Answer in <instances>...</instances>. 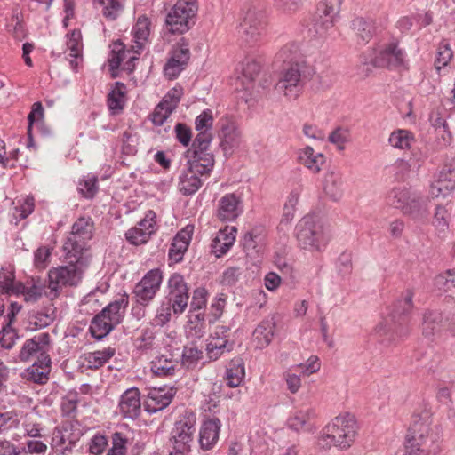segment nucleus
Returning <instances> with one entry per match:
<instances>
[{
    "label": "nucleus",
    "mask_w": 455,
    "mask_h": 455,
    "mask_svg": "<svg viewBox=\"0 0 455 455\" xmlns=\"http://www.w3.org/2000/svg\"><path fill=\"white\" fill-rule=\"evenodd\" d=\"M357 429V423L353 415L340 414L324 427L319 437V444L323 448L336 447L347 450L354 443Z\"/></svg>",
    "instance_id": "obj_1"
},
{
    "label": "nucleus",
    "mask_w": 455,
    "mask_h": 455,
    "mask_svg": "<svg viewBox=\"0 0 455 455\" xmlns=\"http://www.w3.org/2000/svg\"><path fill=\"white\" fill-rule=\"evenodd\" d=\"M66 258L69 259L68 265L49 271V285L44 293L50 299H56L63 287L76 285L89 264L88 258L84 255L79 254L76 257L66 253Z\"/></svg>",
    "instance_id": "obj_2"
},
{
    "label": "nucleus",
    "mask_w": 455,
    "mask_h": 455,
    "mask_svg": "<svg viewBox=\"0 0 455 455\" xmlns=\"http://www.w3.org/2000/svg\"><path fill=\"white\" fill-rule=\"evenodd\" d=\"M387 200L414 220H423L428 216V199L410 187L399 185L393 188L387 194Z\"/></svg>",
    "instance_id": "obj_3"
},
{
    "label": "nucleus",
    "mask_w": 455,
    "mask_h": 455,
    "mask_svg": "<svg viewBox=\"0 0 455 455\" xmlns=\"http://www.w3.org/2000/svg\"><path fill=\"white\" fill-rule=\"evenodd\" d=\"M295 235L299 246L309 251H321L327 245L330 235L315 215L304 216L296 225Z\"/></svg>",
    "instance_id": "obj_4"
},
{
    "label": "nucleus",
    "mask_w": 455,
    "mask_h": 455,
    "mask_svg": "<svg viewBox=\"0 0 455 455\" xmlns=\"http://www.w3.org/2000/svg\"><path fill=\"white\" fill-rule=\"evenodd\" d=\"M127 306L128 299L125 296L109 303L92 319L90 325L92 335L98 339L107 336L116 325L120 323Z\"/></svg>",
    "instance_id": "obj_5"
},
{
    "label": "nucleus",
    "mask_w": 455,
    "mask_h": 455,
    "mask_svg": "<svg viewBox=\"0 0 455 455\" xmlns=\"http://www.w3.org/2000/svg\"><path fill=\"white\" fill-rule=\"evenodd\" d=\"M313 73L305 62H296L283 72L275 90L289 100H296L303 90L304 79Z\"/></svg>",
    "instance_id": "obj_6"
},
{
    "label": "nucleus",
    "mask_w": 455,
    "mask_h": 455,
    "mask_svg": "<svg viewBox=\"0 0 455 455\" xmlns=\"http://www.w3.org/2000/svg\"><path fill=\"white\" fill-rule=\"evenodd\" d=\"M267 19L264 12L250 8L239 26V33L247 44H254L262 40L267 33Z\"/></svg>",
    "instance_id": "obj_7"
},
{
    "label": "nucleus",
    "mask_w": 455,
    "mask_h": 455,
    "mask_svg": "<svg viewBox=\"0 0 455 455\" xmlns=\"http://www.w3.org/2000/svg\"><path fill=\"white\" fill-rule=\"evenodd\" d=\"M92 236V222L90 219L80 218L72 226L63 250L68 256L84 255L86 242Z\"/></svg>",
    "instance_id": "obj_8"
},
{
    "label": "nucleus",
    "mask_w": 455,
    "mask_h": 455,
    "mask_svg": "<svg viewBox=\"0 0 455 455\" xmlns=\"http://www.w3.org/2000/svg\"><path fill=\"white\" fill-rule=\"evenodd\" d=\"M197 11L196 0H178L166 17V24L172 33L182 34L189 28V20Z\"/></svg>",
    "instance_id": "obj_9"
},
{
    "label": "nucleus",
    "mask_w": 455,
    "mask_h": 455,
    "mask_svg": "<svg viewBox=\"0 0 455 455\" xmlns=\"http://www.w3.org/2000/svg\"><path fill=\"white\" fill-rule=\"evenodd\" d=\"M163 281V274L159 268L149 270L134 287L136 301L143 306L148 305L156 295Z\"/></svg>",
    "instance_id": "obj_10"
},
{
    "label": "nucleus",
    "mask_w": 455,
    "mask_h": 455,
    "mask_svg": "<svg viewBox=\"0 0 455 455\" xmlns=\"http://www.w3.org/2000/svg\"><path fill=\"white\" fill-rule=\"evenodd\" d=\"M220 146L226 156H231L240 146L242 133L236 121L231 116L220 120Z\"/></svg>",
    "instance_id": "obj_11"
},
{
    "label": "nucleus",
    "mask_w": 455,
    "mask_h": 455,
    "mask_svg": "<svg viewBox=\"0 0 455 455\" xmlns=\"http://www.w3.org/2000/svg\"><path fill=\"white\" fill-rule=\"evenodd\" d=\"M168 299L174 314L185 311L188 302V287L183 276L173 274L168 280Z\"/></svg>",
    "instance_id": "obj_12"
},
{
    "label": "nucleus",
    "mask_w": 455,
    "mask_h": 455,
    "mask_svg": "<svg viewBox=\"0 0 455 455\" xmlns=\"http://www.w3.org/2000/svg\"><path fill=\"white\" fill-rule=\"evenodd\" d=\"M190 58L188 44L181 38L172 48L171 56L164 68L165 76L176 78L187 66Z\"/></svg>",
    "instance_id": "obj_13"
},
{
    "label": "nucleus",
    "mask_w": 455,
    "mask_h": 455,
    "mask_svg": "<svg viewBox=\"0 0 455 455\" xmlns=\"http://www.w3.org/2000/svg\"><path fill=\"white\" fill-rule=\"evenodd\" d=\"M229 327L217 325L211 333L206 344V352L210 359L217 360L223 353L230 351L233 344L229 343Z\"/></svg>",
    "instance_id": "obj_14"
},
{
    "label": "nucleus",
    "mask_w": 455,
    "mask_h": 455,
    "mask_svg": "<svg viewBox=\"0 0 455 455\" xmlns=\"http://www.w3.org/2000/svg\"><path fill=\"white\" fill-rule=\"evenodd\" d=\"M195 432V420L186 419L176 422L171 433L173 450H182L189 452Z\"/></svg>",
    "instance_id": "obj_15"
},
{
    "label": "nucleus",
    "mask_w": 455,
    "mask_h": 455,
    "mask_svg": "<svg viewBox=\"0 0 455 455\" xmlns=\"http://www.w3.org/2000/svg\"><path fill=\"white\" fill-rule=\"evenodd\" d=\"M182 94L183 91L180 87H174L167 92L151 115L154 124L160 126L167 120L178 107Z\"/></svg>",
    "instance_id": "obj_16"
},
{
    "label": "nucleus",
    "mask_w": 455,
    "mask_h": 455,
    "mask_svg": "<svg viewBox=\"0 0 455 455\" xmlns=\"http://www.w3.org/2000/svg\"><path fill=\"white\" fill-rule=\"evenodd\" d=\"M455 188V160L446 163L438 173L436 180L432 183L430 193L432 196L445 197Z\"/></svg>",
    "instance_id": "obj_17"
},
{
    "label": "nucleus",
    "mask_w": 455,
    "mask_h": 455,
    "mask_svg": "<svg viewBox=\"0 0 455 455\" xmlns=\"http://www.w3.org/2000/svg\"><path fill=\"white\" fill-rule=\"evenodd\" d=\"M376 67L398 68L405 66V56L396 44H390L381 49L373 59Z\"/></svg>",
    "instance_id": "obj_18"
},
{
    "label": "nucleus",
    "mask_w": 455,
    "mask_h": 455,
    "mask_svg": "<svg viewBox=\"0 0 455 455\" xmlns=\"http://www.w3.org/2000/svg\"><path fill=\"white\" fill-rule=\"evenodd\" d=\"M50 346V336L48 333H39L30 339L26 340L22 346L19 359L22 362L28 361L32 356L39 355L38 359H42L44 355H47V350Z\"/></svg>",
    "instance_id": "obj_19"
},
{
    "label": "nucleus",
    "mask_w": 455,
    "mask_h": 455,
    "mask_svg": "<svg viewBox=\"0 0 455 455\" xmlns=\"http://www.w3.org/2000/svg\"><path fill=\"white\" fill-rule=\"evenodd\" d=\"M138 60L135 55H130V51H126L122 43L116 42L112 45V50L108 57L110 69L114 72L121 66L124 70L132 71L133 69V61Z\"/></svg>",
    "instance_id": "obj_20"
},
{
    "label": "nucleus",
    "mask_w": 455,
    "mask_h": 455,
    "mask_svg": "<svg viewBox=\"0 0 455 455\" xmlns=\"http://www.w3.org/2000/svg\"><path fill=\"white\" fill-rule=\"evenodd\" d=\"M443 329V317L438 311L426 310L422 315L421 330L425 338L434 340Z\"/></svg>",
    "instance_id": "obj_21"
},
{
    "label": "nucleus",
    "mask_w": 455,
    "mask_h": 455,
    "mask_svg": "<svg viewBox=\"0 0 455 455\" xmlns=\"http://www.w3.org/2000/svg\"><path fill=\"white\" fill-rule=\"evenodd\" d=\"M120 413L129 419L137 418L141 411L140 391L136 387L127 389L120 398Z\"/></svg>",
    "instance_id": "obj_22"
},
{
    "label": "nucleus",
    "mask_w": 455,
    "mask_h": 455,
    "mask_svg": "<svg viewBox=\"0 0 455 455\" xmlns=\"http://www.w3.org/2000/svg\"><path fill=\"white\" fill-rule=\"evenodd\" d=\"M425 431L426 427L423 424H416L408 430L404 443L407 455H415L417 451L422 453L427 451L428 447L424 437Z\"/></svg>",
    "instance_id": "obj_23"
},
{
    "label": "nucleus",
    "mask_w": 455,
    "mask_h": 455,
    "mask_svg": "<svg viewBox=\"0 0 455 455\" xmlns=\"http://www.w3.org/2000/svg\"><path fill=\"white\" fill-rule=\"evenodd\" d=\"M193 230L192 226H186L175 235L169 250V257L171 259L175 262H179L182 259L191 241Z\"/></svg>",
    "instance_id": "obj_24"
},
{
    "label": "nucleus",
    "mask_w": 455,
    "mask_h": 455,
    "mask_svg": "<svg viewBox=\"0 0 455 455\" xmlns=\"http://www.w3.org/2000/svg\"><path fill=\"white\" fill-rule=\"evenodd\" d=\"M235 232L236 228L235 227L227 226L217 233L212 243V252L217 258L226 254L234 244L235 240Z\"/></svg>",
    "instance_id": "obj_25"
},
{
    "label": "nucleus",
    "mask_w": 455,
    "mask_h": 455,
    "mask_svg": "<svg viewBox=\"0 0 455 455\" xmlns=\"http://www.w3.org/2000/svg\"><path fill=\"white\" fill-rule=\"evenodd\" d=\"M220 426L219 419H208L203 423L199 434V443L202 449L211 450L216 444Z\"/></svg>",
    "instance_id": "obj_26"
},
{
    "label": "nucleus",
    "mask_w": 455,
    "mask_h": 455,
    "mask_svg": "<svg viewBox=\"0 0 455 455\" xmlns=\"http://www.w3.org/2000/svg\"><path fill=\"white\" fill-rule=\"evenodd\" d=\"M150 34V21L145 16H140L132 28L133 44L131 49L134 53L140 54L148 41Z\"/></svg>",
    "instance_id": "obj_27"
},
{
    "label": "nucleus",
    "mask_w": 455,
    "mask_h": 455,
    "mask_svg": "<svg viewBox=\"0 0 455 455\" xmlns=\"http://www.w3.org/2000/svg\"><path fill=\"white\" fill-rule=\"evenodd\" d=\"M323 191L331 200L339 201L344 194L342 174L334 171L328 172L324 176Z\"/></svg>",
    "instance_id": "obj_28"
},
{
    "label": "nucleus",
    "mask_w": 455,
    "mask_h": 455,
    "mask_svg": "<svg viewBox=\"0 0 455 455\" xmlns=\"http://www.w3.org/2000/svg\"><path fill=\"white\" fill-rule=\"evenodd\" d=\"M239 199L235 194H227L219 202L218 218L222 221H231L239 215Z\"/></svg>",
    "instance_id": "obj_29"
},
{
    "label": "nucleus",
    "mask_w": 455,
    "mask_h": 455,
    "mask_svg": "<svg viewBox=\"0 0 455 455\" xmlns=\"http://www.w3.org/2000/svg\"><path fill=\"white\" fill-rule=\"evenodd\" d=\"M51 359L49 355H44L27 369L25 377L35 383L44 384L49 379Z\"/></svg>",
    "instance_id": "obj_30"
},
{
    "label": "nucleus",
    "mask_w": 455,
    "mask_h": 455,
    "mask_svg": "<svg viewBox=\"0 0 455 455\" xmlns=\"http://www.w3.org/2000/svg\"><path fill=\"white\" fill-rule=\"evenodd\" d=\"M172 399V394L165 389H153L148 393L145 402V409L149 413L162 411L168 406Z\"/></svg>",
    "instance_id": "obj_31"
},
{
    "label": "nucleus",
    "mask_w": 455,
    "mask_h": 455,
    "mask_svg": "<svg viewBox=\"0 0 455 455\" xmlns=\"http://www.w3.org/2000/svg\"><path fill=\"white\" fill-rule=\"evenodd\" d=\"M44 291V283L40 278L32 277L25 283H17L15 288V294H21L24 296L26 301H36Z\"/></svg>",
    "instance_id": "obj_32"
},
{
    "label": "nucleus",
    "mask_w": 455,
    "mask_h": 455,
    "mask_svg": "<svg viewBox=\"0 0 455 455\" xmlns=\"http://www.w3.org/2000/svg\"><path fill=\"white\" fill-rule=\"evenodd\" d=\"M67 48L69 51V62L72 68L76 71L83 60V43L80 30H73L68 35Z\"/></svg>",
    "instance_id": "obj_33"
},
{
    "label": "nucleus",
    "mask_w": 455,
    "mask_h": 455,
    "mask_svg": "<svg viewBox=\"0 0 455 455\" xmlns=\"http://www.w3.org/2000/svg\"><path fill=\"white\" fill-rule=\"evenodd\" d=\"M198 175H200L199 172L194 171L190 165L182 172L180 176L179 189L183 195H192L201 188L202 181Z\"/></svg>",
    "instance_id": "obj_34"
},
{
    "label": "nucleus",
    "mask_w": 455,
    "mask_h": 455,
    "mask_svg": "<svg viewBox=\"0 0 455 455\" xmlns=\"http://www.w3.org/2000/svg\"><path fill=\"white\" fill-rule=\"evenodd\" d=\"M299 161L313 173H317L325 163V156L322 153L315 152L312 147L307 146L300 150Z\"/></svg>",
    "instance_id": "obj_35"
},
{
    "label": "nucleus",
    "mask_w": 455,
    "mask_h": 455,
    "mask_svg": "<svg viewBox=\"0 0 455 455\" xmlns=\"http://www.w3.org/2000/svg\"><path fill=\"white\" fill-rule=\"evenodd\" d=\"M275 323L272 320L261 322L253 332V340L258 348L267 347L274 337Z\"/></svg>",
    "instance_id": "obj_36"
},
{
    "label": "nucleus",
    "mask_w": 455,
    "mask_h": 455,
    "mask_svg": "<svg viewBox=\"0 0 455 455\" xmlns=\"http://www.w3.org/2000/svg\"><path fill=\"white\" fill-rule=\"evenodd\" d=\"M214 163V156L212 152H208V150L195 151L194 160L189 162V165L193 167L194 171L198 172L203 176L210 174Z\"/></svg>",
    "instance_id": "obj_37"
},
{
    "label": "nucleus",
    "mask_w": 455,
    "mask_h": 455,
    "mask_svg": "<svg viewBox=\"0 0 455 455\" xmlns=\"http://www.w3.org/2000/svg\"><path fill=\"white\" fill-rule=\"evenodd\" d=\"M245 375V370L243 363L241 359L232 360L226 371V381L227 385L230 387H239Z\"/></svg>",
    "instance_id": "obj_38"
},
{
    "label": "nucleus",
    "mask_w": 455,
    "mask_h": 455,
    "mask_svg": "<svg viewBox=\"0 0 455 455\" xmlns=\"http://www.w3.org/2000/svg\"><path fill=\"white\" fill-rule=\"evenodd\" d=\"M54 320L53 310L34 311L28 319L27 329L33 331L50 325Z\"/></svg>",
    "instance_id": "obj_39"
},
{
    "label": "nucleus",
    "mask_w": 455,
    "mask_h": 455,
    "mask_svg": "<svg viewBox=\"0 0 455 455\" xmlns=\"http://www.w3.org/2000/svg\"><path fill=\"white\" fill-rule=\"evenodd\" d=\"M261 61L253 55L246 56L240 63V72L248 82H252L259 74Z\"/></svg>",
    "instance_id": "obj_40"
},
{
    "label": "nucleus",
    "mask_w": 455,
    "mask_h": 455,
    "mask_svg": "<svg viewBox=\"0 0 455 455\" xmlns=\"http://www.w3.org/2000/svg\"><path fill=\"white\" fill-rule=\"evenodd\" d=\"M116 351L112 347L90 352L84 355V361L90 369H98L114 356Z\"/></svg>",
    "instance_id": "obj_41"
},
{
    "label": "nucleus",
    "mask_w": 455,
    "mask_h": 455,
    "mask_svg": "<svg viewBox=\"0 0 455 455\" xmlns=\"http://www.w3.org/2000/svg\"><path fill=\"white\" fill-rule=\"evenodd\" d=\"M101 13L108 20H116L124 9L125 0H97Z\"/></svg>",
    "instance_id": "obj_42"
},
{
    "label": "nucleus",
    "mask_w": 455,
    "mask_h": 455,
    "mask_svg": "<svg viewBox=\"0 0 455 455\" xmlns=\"http://www.w3.org/2000/svg\"><path fill=\"white\" fill-rule=\"evenodd\" d=\"M125 100L124 85L116 82L115 87L108 96V105L113 114H118L123 110Z\"/></svg>",
    "instance_id": "obj_43"
},
{
    "label": "nucleus",
    "mask_w": 455,
    "mask_h": 455,
    "mask_svg": "<svg viewBox=\"0 0 455 455\" xmlns=\"http://www.w3.org/2000/svg\"><path fill=\"white\" fill-rule=\"evenodd\" d=\"M177 363L178 362L173 360L172 357H168L167 355H162L152 361L151 369L156 375H173Z\"/></svg>",
    "instance_id": "obj_44"
},
{
    "label": "nucleus",
    "mask_w": 455,
    "mask_h": 455,
    "mask_svg": "<svg viewBox=\"0 0 455 455\" xmlns=\"http://www.w3.org/2000/svg\"><path fill=\"white\" fill-rule=\"evenodd\" d=\"M388 140L395 148L409 149L414 142V136L408 130L399 129L390 134Z\"/></svg>",
    "instance_id": "obj_45"
},
{
    "label": "nucleus",
    "mask_w": 455,
    "mask_h": 455,
    "mask_svg": "<svg viewBox=\"0 0 455 455\" xmlns=\"http://www.w3.org/2000/svg\"><path fill=\"white\" fill-rule=\"evenodd\" d=\"M414 292L407 290L402 297L396 301L395 306V314L399 316L409 315L413 309Z\"/></svg>",
    "instance_id": "obj_46"
},
{
    "label": "nucleus",
    "mask_w": 455,
    "mask_h": 455,
    "mask_svg": "<svg viewBox=\"0 0 455 455\" xmlns=\"http://www.w3.org/2000/svg\"><path fill=\"white\" fill-rule=\"evenodd\" d=\"M313 414L311 410L297 411L288 419L289 427L295 431L306 429Z\"/></svg>",
    "instance_id": "obj_47"
},
{
    "label": "nucleus",
    "mask_w": 455,
    "mask_h": 455,
    "mask_svg": "<svg viewBox=\"0 0 455 455\" xmlns=\"http://www.w3.org/2000/svg\"><path fill=\"white\" fill-rule=\"evenodd\" d=\"M78 191L86 198H92L98 191L97 178L85 176L78 183Z\"/></svg>",
    "instance_id": "obj_48"
},
{
    "label": "nucleus",
    "mask_w": 455,
    "mask_h": 455,
    "mask_svg": "<svg viewBox=\"0 0 455 455\" xmlns=\"http://www.w3.org/2000/svg\"><path fill=\"white\" fill-rule=\"evenodd\" d=\"M433 225L439 233H444L449 228V214L444 206L438 205L435 208Z\"/></svg>",
    "instance_id": "obj_49"
},
{
    "label": "nucleus",
    "mask_w": 455,
    "mask_h": 455,
    "mask_svg": "<svg viewBox=\"0 0 455 455\" xmlns=\"http://www.w3.org/2000/svg\"><path fill=\"white\" fill-rule=\"evenodd\" d=\"M18 338L16 331L10 323H6L0 331V345L4 349H11Z\"/></svg>",
    "instance_id": "obj_50"
},
{
    "label": "nucleus",
    "mask_w": 455,
    "mask_h": 455,
    "mask_svg": "<svg viewBox=\"0 0 455 455\" xmlns=\"http://www.w3.org/2000/svg\"><path fill=\"white\" fill-rule=\"evenodd\" d=\"M304 0H273L275 8L284 14H293L303 5Z\"/></svg>",
    "instance_id": "obj_51"
},
{
    "label": "nucleus",
    "mask_w": 455,
    "mask_h": 455,
    "mask_svg": "<svg viewBox=\"0 0 455 455\" xmlns=\"http://www.w3.org/2000/svg\"><path fill=\"white\" fill-rule=\"evenodd\" d=\"M16 284L12 270L2 269L0 271V291L2 293H15Z\"/></svg>",
    "instance_id": "obj_52"
},
{
    "label": "nucleus",
    "mask_w": 455,
    "mask_h": 455,
    "mask_svg": "<svg viewBox=\"0 0 455 455\" xmlns=\"http://www.w3.org/2000/svg\"><path fill=\"white\" fill-rule=\"evenodd\" d=\"M151 235L149 231H145L143 228L137 227L129 229L126 234V239L134 245H140L147 243L150 238Z\"/></svg>",
    "instance_id": "obj_53"
},
{
    "label": "nucleus",
    "mask_w": 455,
    "mask_h": 455,
    "mask_svg": "<svg viewBox=\"0 0 455 455\" xmlns=\"http://www.w3.org/2000/svg\"><path fill=\"white\" fill-rule=\"evenodd\" d=\"M340 5L341 0H323L318 8V12L336 20Z\"/></svg>",
    "instance_id": "obj_54"
},
{
    "label": "nucleus",
    "mask_w": 455,
    "mask_h": 455,
    "mask_svg": "<svg viewBox=\"0 0 455 455\" xmlns=\"http://www.w3.org/2000/svg\"><path fill=\"white\" fill-rule=\"evenodd\" d=\"M335 20L333 18L317 12V17L315 20V32L321 36H324L334 26Z\"/></svg>",
    "instance_id": "obj_55"
},
{
    "label": "nucleus",
    "mask_w": 455,
    "mask_h": 455,
    "mask_svg": "<svg viewBox=\"0 0 455 455\" xmlns=\"http://www.w3.org/2000/svg\"><path fill=\"white\" fill-rule=\"evenodd\" d=\"M354 29L363 41H368L372 34L371 25L363 18H356L353 21Z\"/></svg>",
    "instance_id": "obj_56"
},
{
    "label": "nucleus",
    "mask_w": 455,
    "mask_h": 455,
    "mask_svg": "<svg viewBox=\"0 0 455 455\" xmlns=\"http://www.w3.org/2000/svg\"><path fill=\"white\" fill-rule=\"evenodd\" d=\"M294 369H300V372L303 376H310L313 373L317 372L320 370L319 359L315 355L310 356L306 363L297 364L293 367Z\"/></svg>",
    "instance_id": "obj_57"
},
{
    "label": "nucleus",
    "mask_w": 455,
    "mask_h": 455,
    "mask_svg": "<svg viewBox=\"0 0 455 455\" xmlns=\"http://www.w3.org/2000/svg\"><path fill=\"white\" fill-rule=\"evenodd\" d=\"M201 355L202 352L196 347H186L182 352V364L190 368L201 358Z\"/></svg>",
    "instance_id": "obj_58"
},
{
    "label": "nucleus",
    "mask_w": 455,
    "mask_h": 455,
    "mask_svg": "<svg viewBox=\"0 0 455 455\" xmlns=\"http://www.w3.org/2000/svg\"><path fill=\"white\" fill-rule=\"evenodd\" d=\"M207 291L203 287H198L193 291L190 307L193 310L203 309L207 303Z\"/></svg>",
    "instance_id": "obj_59"
},
{
    "label": "nucleus",
    "mask_w": 455,
    "mask_h": 455,
    "mask_svg": "<svg viewBox=\"0 0 455 455\" xmlns=\"http://www.w3.org/2000/svg\"><path fill=\"white\" fill-rule=\"evenodd\" d=\"M212 140V135L210 131L198 132V134L196 135L193 143L195 151L208 150V148L210 147Z\"/></svg>",
    "instance_id": "obj_60"
},
{
    "label": "nucleus",
    "mask_w": 455,
    "mask_h": 455,
    "mask_svg": "<svg viewBox=\"0 0 455 455\" xmlns=\"http://www.w3.org/2000/svg\"><path fill=\"white\" fill-rule=\"evenodd\" d=\"M283 379L286 383L287 389L291 394H297L301 387L300 376L292 372L291 370L283 373Z\"/></svg>",
    "instance_id": "obj_61"
},
{
    "label": "nucleus",
    "mask_w": 455,
    "mask_h": 455,
    "mask_svg": "<svg viewBox=\"0 0 455 455\" xmlns=\"http://www.w3.org/2000/svg\"><path fill=\"white\" fill-rule=\"evenodd\" d=\"M213 118L211 110H205L201 113L196 119L195 126L196 130L198 132L201 131H210L212 126Z\"/></svg>",
    "instance_id": "obj_62"
},
{
    "label": "nucleus",
    "mask_w": 455,
    "mask_h": 455,
    "mask_svg": "<svg viewBox=\"0 0 455 455\" xmlns=\"http://www.w3.org/2000/svg\"><path fill=\"white\" fill-rule=\"evenodd\" d=\"M108 446V439L102 435H95L90 441L89 451L92 454H101Z\"/></svg>",
    "instance_id": "obj_63"
},
{
    "label": "nucleus",
    "mask_w": 455,
    "mask_h": 455,
    "mask_svg": "<svg viewBox=\"0 0 455 455\" xmlns=\"http://www.w3.org/2000/svg\"><path fill=\"white\" fill-rule=\"evenodd\" d=\"M156 214L153 211H148L145 217L138 223L139 228H143L145 231H149L152 235L156 230Z\"/></svg>",
    "instance_id": "obj_64"
}]
</instances>
